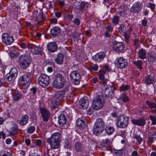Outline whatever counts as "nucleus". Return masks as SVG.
I'll return each instance as SVG.
<instances>
[{"instance_id": "6ab92c4d", "label": "nucleus", "mask_w": 156, "mask_h": 156, "mask_svg": "<svg viewBox=\"0 0 156 156\" xmlns=\"http://www.w3.org/2000/svg\"><path fill=\"white\" fill-rule=\"evenodd\" d=\"M142 8V4L139 2H137L133 4L130 10L133 13H137L141 10Z\"/></svg>"}, {"instance_id": "ddd939ff", "label": "nucleus", "mask_w": 156, "mask_h": 156, "mask_svg": "<svg viewBox=\"0 0 156 156\" xmlns=\"http://www.w3.org/2000/svg\"><path fill=\"white\" fill-rule=\"evenodd\" d=\"M2 40L3 42L7 45L11 44L14 41L13 37L7 33L2 35Z\"/></svg>"}, {"instance_id": "c9c22d12", "label": "nucleus", "mask_w": 156, "mask_h": 156, "mask_svg": "<svg viewBox=\"0 0 156 156\" xmlns=\"http://www.w3.org/2000/svg\"><path fill=\"white\" fill-rule=\"evenodd\" d=\"M126 27L125 25L123 24H121L119 28V31L121 34H122L125 36L126 35Z\"/></svg>"}, {"instance_id": "423d86ee", "label": "nucleus", "mask_w": 156, "mask_h": 156, "mask_svg": "<svg viewBox=\"0 0 156 156\" xmlns=\"http://www.w3.org/2000/svg\"><path fill=\"white\" fill-rule=\"evenodd\" d=\"M104 100L103 97L101 96H98L94 98L92 104V108L95 110L101 109L103 106Z\"/></svg>"}, {"instance_id": "79ce46f5", "label": "nucleus", "mask_w": 156, "mask_h": 156, "mask_svg": "<svg viewBox=\"0 0 156 156\" xmlns=\"http://www.w3.org/2000/svg\"><path fill=\"white\" fill-rule=\"evenodd\" d=\"M133 45L135 49H136L137 48H139L140 46L139 40L137 39H134L133 40Z\"/></svg>"}, {"instance_id": "49530a36", "label": "nucleus", "mask_w": 156, "mask_h": 156, "mask_svg": "<svg viewBox=\"0 0 156 156\" xmlns=\"http://www.w3.org/2000/svg\"><path fill=\"white\" fill-rule=\"evenodd\" d=\"M149 118L152 121V125H155L156 124V117L152 115H150Z\"/></svg>"}, {"instance_id": "6e6552de", "label": "nucleus", "mask_w": 156, "mask_h": 156, "mask_svg": "<svg viewBox=\"0 0 156 156\" xmlns=\"http://www.w3.org/2000/svg\"><path fill=\"white\" fill-rule=\"evenodd\" d=\"M114 87L112 84L108 85L103 92V95L108 98H112L114 94Z\"/></svg>"}, {"instance_id": "c756f323", "label": "nucleus", "mask_w": 156, "mask_h": 156, "mask_svg": "<svg viewBox=\"0 0 156 156\" xmlns=\"http://www.w3.org/2000/svg\"><path fill=\"white\" fill-rule=\"evenodd\" d=\"M64 56L61 53H58L55 59L56 62L58 64H62L63 61Z\"/></svg>"}, {"instance_id": "aec40b11", "label": "nucleus", "mask_w": 156, "mask_h": 156, "mask_svg": "<svg viewBox=\"0 0 156 156\" xmlns=\"http://www.w3.org/2000/svg\"><path fill=\"white\" fill-rule=\"evenodd\" d=\"M48 50L51 52H54L57 50V46L55 42H51L47 45Z\"/></svg>"}, {"instance_id": "37998d69", "label": "nucleus", "mask_w": 156, "mask_h": 156, "mask_svg": "<svg viewBox=\"0 0 156 156\" xmlns=\"http://www.w3.org/2000/svg\"><path fill=\"white\" fill-rule=\"evenodd\" d=\"M99 79L101 80H103L104 78V75L105 74V71L103 70H100L99 71Z\"/></svg>"}, {"instance_id": "bf43d9fd", "label": "nucleus", "mask_w": 156, "mask_h": 156, "mask_svg": "<svg viewBox=\"0 0 156 156\" xmlns=\"http://www.w3.org/2000/svg\"><path fill=\"white\" fill-rule=\"evenodd\" d=\"M30 91L33 94H35L37 92L36 88L35 87H33L30 89Z\"/></svg>"}, {"instance_id": "f3484780", "label": "nucleus", "mask_w": 156, "mask_h": 156, "mask_svg": "<svg viewBox=\"0 0 156 156\" xmlns=\"http://www.w3.org/2000/svg\"><path fill=\"white\" fill-rule=\"evenodd\" d=\"M105 56V53L99 52L93 56L92 57L93 60L96 63H99L103 61Z\"/></svg>"}, {"instance_id": "72a5a7b5", "label": "nucleus", "mask_w": 156, "mask_h": 156, "mask_svg": "<svg viewBox=\"0 0 156 156\" xmlns=\"http://www.w3.org/2000/svg\"><path fill=\"white\" fill-rule=\"evenodd\" d=\"M118 100H122L124 102H126L129 101L128 96L126 94L124 93L120 94L119 98L118 99Z\"/></svg>"}, {"instance_id": "0eeeda50", "label": "nucleus", "mask_w": 156, "mask_h": 156, "mask_svg": "<svg viewBox=\"0 0 156 156\" xmlns=\"http://www.w3.org/2000/svg\"><path fill=\"white\" fill-rule=\"evenodd\" d=\"M50 77L45 74H41L38 77V83L43 87H45L49 84Z\"/></svg>"}, {"instance_id": "58836bf2", "label": "nucleus", "mask_w": 156, "mask_h": 156, "mask_svg": "<svg viewBox=\"0 0 156 156\" xmlns=\"http://www.w3.org/2000/svg\"><path fill=\"white\" fill-rule=\"evenodd\" d=\"M133 63L134 65L138 67L140 70L142 69V62L141 60H138L136 61H134Z\"/></svg>"}, {"instance_id": "680f3d73", "label": "nucleus", "mask_w": 156, "mask_h": 156, "mask_svg": "<svg viewBox=\"0 0 156 156\" xmlns=\"http://www.w3.org/2000/svg\"><path fill=\"white\" fill-rule=\"evenodd\" d=\"M149 7L152 11H153L155 9V5L153 3H150Z\"/></svg>"}, {"instance_id": "8fccbe9b", "label": "nucleus", "mask_w": 156, "mask_h": 156, "mask_svg": "<svg viewBox=\"0 0 156 156\" xmlns=\"http://www.w3.org/2000/svg\"><path fill=\"white\" fill-rule=\"evenodd\" d=\"M81 4L82 10H83L85 8H87L89 5V4L85 2H81Z\"/></svg>"}, {"instance_id": "e2e57ef3", "label": "nucleus", "mask_w": 156, "mask_h": 156, "mask_svg": "<svg viewBox=\"0 0 156 156\" xmlns=\"http://www.w3.org/2000/svg\"><path fill=\"white\" fill-rule=\"evenodd\" d=\"M35 45L34 44L29 43L27 45V47L29 49H32V48H34V47Z\"/></svg>"}, {"instance_id": "69168bd1", "label": "nucleus", "mask_w": 156, "mask_h": 156, "mask_svg": "<svg viewBox=\"0 0 156 156\" xmlns=\"http://www.w3.org/2000/svg\"><path fill=\"white\" fill-rule=\"evenodd\" d=\"M80 34L79 33H76L74 35V37L76 38V39H78L80 38Z\"/></svg>"}, {"instance_id": "a18cd8bd", "label": "nucleus", "mask_w": 156, "mask_h": 156, "mask_svg": "<svg viewBox=\"0 0 156 156\" xmlns=\"http://www.w3.org/2000/svg\"><path fill=\"white\" fill-rule=\"evenodd\" d=\"M9 54L11 58H16L17 56L19 55V54L17 53H14L12 51H10L9 53Z\"/></svg>"}, {"instance_id": "393cba45", "label": "nucleus", "mask_w": 156, "mask_h": 156, "mask_svg": "<svg viewBox=\"0 0 156 156\" xmlns=\"http://www.w3.org/2000/svg\"><path fill=\"white\" fill-rule=\"evenodd\" d=\"M58 123L60 126H63L66 122V118L65 115L61 114L58 117Z\"/></svg>"}, {"instance_id": "20e7f679", "label": "nucleus", "mask_w": 156, "mask_h": 156, "mask_svg": "<svg viewBox=\"0 0 156 156\" xmlns=\"http://www.w3.org/2000/svg\"><path fill=\"white\" fill-rule=\"evenodd\" d=\"M105 126V122L101 118L97 119L95 122L93 128V132L94 134L97 135L101 133L104 130Z\"/></svg>"}, {"instance_id": "ea45409f", "label": "nucleus", "mask_w": 156, "mask_h": 156, "mask_svg": "<svg viewBox=\"0 0 156 156\" xmlns=\"http://www.w3.org/2000/svg\"><path fill=\"white\" fill-rule=\"evenodd\" d=\"M44 20V18L41 15H40L39 16V17H37L36 18L35 21L37 22V23L40 24L43 23Z\"/></svg>"}, {"instance_id": "39448f33", "label": "nucleus", "mask_w": 156, "mask_h": 156, "mask_svg": "<svg viewBox=\"0 0 156 156\" xmlns=\"http://www.w3.org/2000/svg\"><path fill=\"white\" fill-rule=\"evenodd\" d=\"M128 123V118L123 115H119L116 120V125L118 128H125Z\"/></svg>"}, {"instance_id": "13d9d810", "label": "nucleus", "mask_w": 156, "mask_h": 156, "mask_svg": "<svg viewBox=\"0 0 156 156\" xmlns=\"http://www.w3.org/2000/svg\"><path fill=\"white\" fill-rule=\"evenodd\" d=\"M55 15L56 17L59 18L61 16V11L56 12H55Z\"/></svg>"}, {"instance_id": "5fc2aeb1", "label": "nucleus", "mask_w": 156, "mask_h": 156, "mask_svg": "<svg viewBox=\"0 0 156 156\" xmlns=\"http://www.w3.org/2000/svg\"><path fill=\"white\" fill-rule=\"evenodd\" d=\"M105 29L106 31H112V28L111 25H108L106 27Z\"/></svg>"}, {"instance_id": "9d476101", "label": "nucleus", "mask_w": 156, "mask_h": 156, "mask_svg": "<svg viewBox=\"0 0 156 156\" xmlns=\"http://www.w3.org/2000/svg\"><path fill=\"white\" fill-rule=\"evenodd\" d=\"M71 80L74 84L78 85L80 82L81 75L76 70L72 71L70 74Z\"/></svg>"}, {"instance_id": "f03ea898", "label": "nucleus", "mask_w": 156, "mask_h": 156, "mask_svg": "<svg viewBox=\"0 0 156 156\" xmlns=\"http://www.w3.org/2000/svg\"><path fill=\"white\" fill-rule=\"evenodd\" d=\"M31 59L30 56L23 54L20 55L18 59V64L22 69H26L31 62Z\"/></svg>"}, {"instance_id": "4d7b16f0", "label": "nucleus", "mask_w": 156, "mask_h": 156, "mask_svg": "<svg viewBox=\"0 0 156 156\" xmlns=\"http://www.w3.org/2000/svg\"><path fill=\"white\" fill-rule=\"evenodd\" d=\"M148 60L149 62H153L155 60V58L153 56H150L148 58Z\"/></svg>"}, {"instance_id": "338daca9", "label": "nucleus", "mask_w": 156, "mask_h": 156, "mask_svg": "<svg viewBox=\"0 0 156 156\" xmlns=\"http://www.w3.org/2000/svg\"><path fill=\"white\" fill-rule=\"evenodd\" d=\"M51 22L52 23L56 24L57 22V20L55 18L52 19L51 20Z\"/></svg>"}, {"instance_id": "5701e85b", "label": "nucleus", "mask_w": 156, "mask_h": 156, "mask_svg": "<svg viewBox=\"0 0 156 156\" xmlns=\"http://www.w3.org/2000/svg\"><path fill=\"white\" fill-rule=\"evenodd\" d=\"M73 147L75 151L77 152H81L83 150V145L80 142H76L73 145Z\"/></svg>"}, {"instance_id": "f8f14e48", "label": "nucleus", "mask_w": 156, "mask_h": 156, "mask_svg": "<svg viewBox=\"0 0 156 156\" xmlns=\"http://www.w3.org/2000/svg\"><path fill=\"white\" fill-rule=\"evenodd\" d=\"M68 90L69 88L67 87L64 90H59L56 92L52 98H53V101H55L56 102H58L61 100L64 97L65 94V91H67Z\"/></svg>"}, {"instance_id": "1a4fd4ad", "label": "nucleus", "mask_w": 156, "mask_h": 156, "mask_svg": "<svg viewBox=\"0 0 156 156\" xmlns=\"http://www.w3.org/2000/svg\"><path fill=\"white\" fill-rule=\"evenodd\" d=\"M19 82L20 84L22 85L23 88H27L30 84L28 76L27 74H24L20 76L19 79Z\"/></svg>"}, {"instance_id": "774afa93", "label": "nucleus", "mask_w": 156, "mask_h": 156, "mask_svg": "<svg viewBox=\"0 0 156 156\" xmlns=\"http://www.w3.org/2000/svg\"><path fill=\"white\" fill-rule=\"evenodd\" d=\"M131 155L132 156H138V154L137 151H134L132 152Z\"/></svg>"}, {"instance_id": "a211bd4d", "label": "nucleus", "mask_w": 156, "mask_h": 156, "mask_svg": "<svg viewBox=\"0 0 156 156\" xmlns=\"http://www.w3.org/2000/svg\"><path fill=\"white\" fill-rule=\"evenodd\" d=\"M40 112L41 114L44 121L47 122L50 117L49 111L45 108H40Z\"/></svg>"}, {"instance_id": "c85d7f7f", "label": "nucleus", "mask_w": 156, "mask_h": 156, "mask_svg": "<svg viewBox=\"0 0 156 156\" xmlns=\"http://www.w3.org/2000/svg\"><path fill=\"white\" fill-rule=\"evenodd\" d=\"M146 50L143 48L141 49L138 52V57L141 59H144L146 58Z\"/></svg>"}, {"instance_id": "7ed1b4c3", "label": "nucleus", "mask_w": 156, "mask_h": 156, "mask_svg": "<svg viewBox=\"0 0 156 156\" xmlns=\"http://www.w3.org/2000/svg\"><path fill=\"white\" fill-rule=\"evenodd\" d=\"M65 79L62 74L58 73L55 76L53 81V86L57 89H60L63 87L64 85Z\"/></svg>"}, {"instance_id": "3c124183", "label": "nucleus", "mask_w": 156, "mask_h": 156, "mask_svg": "<svg viewBox=\"0 0 156 156\" xmlns=\"http://www.w3.org/2000/svg\"><path fill=\"white\" fill-rule=\"evenodd\" d=\"M119 20V18L118 16H114L112 19V22L115 24H117L118 23Z\"/></svg>"}, {"instance_id": "dca6fc26", "label": "nucleus", "mask_w": 156, "mask_h": 156, "mask_svg": "<svg viewBox=\"0 0 156 156\" xmlns=\"http://www.w3.org/2000/svg\"><path fill=\"white\" fill-rule=\"evenodd\" d=\"M113 47L115 51L119 53L122 52L124 49L122 43L121 42H119L116 41L113 42Z\"/></svg>"}, {"instance_id": "603ef678", "label": "nucleus", "mask_w": 156, "mask_h": 156, "mask_svg": "<svg viewBox=\"0 0 156 156\" xmlns=\"http://www.w3.org/2000/svg\"><path fill=\"white\" fill-rule=\"evenodd\" d=\"M52 104L51 107H52L54 108H55L57 107L58 105V102H56L55 101H53V98H52Z\"/></svg>"}, {"instance_id": "2f4dec72", "label": "nucleus", "mask_w": 156, "mask_h": 156, "mask_svg": "<svg viewBox=\"0 0 156 156\" xmlns=\"http://www.w3.org/2000/svg\"><path fill=\"white\" fill-rule=\"evenodd\" d=\"M146 103L149 108H154L152 110L151 112L153 113H156V104L148 100L146 101Z\"/></svg>"}, {"instance_id": "de8ad7c7", "label": "nucleus", "mask_w": 156, "mask_h": 156, "mask_svg": "<svg viewBox=\"0 0 156 156\" xmlns=\"http://www.w3.org/2000/svg\"><path fill=\"white\" fill-rule=\"evenodd\" d=\"M134 137L137 140V141L138 144H140L142 141V138H141L140 135H136L134 136Z\"/></svg>"}, {"instance_id": "cd10ccee", "label": "nucleus", "mask_w": 156, "mask_h": 156, "mask_svg": "<svg viewBox=\"0 0 156 156\" xmlns=\"http://www.w3.org/2000/svg\"><path fill=\"white\" fill-rule=\"evenodd\" d=\"M80 108L83 109H87L88 106V102L87 100L81 99L80 101Z\"/></svg>"}, {"instance_id": "a19ab883", "label": "nucleus", "mask_w": 156, "mask_h": 156, "mask_svg": "<svg viewBox=\"0 0 156 156\" xmlns=\"http://www.w3.org/2000/svg\"><path fill=\"white\" fill-rule=\"evenodd\" d=\"M106 131L107 134L110 135L113 133L114 131V129L112 127H106Z\"/></svg>"}, {"instance_id": "052dcab7", "label": "nucleus", "mask_w": 156, "mask_h": 156, "mask_svg": "<svg viewBox=\"0 0 156 156\" xmlns=\"http://www.w3.org/2000/svg\"><path fill=\"white\" fill-rule=\"evenodd\" d=\"M20 46L21 48L23 49L27 47V45L25 43L21 42L20 44Z\"/></svg>"}, {"instance_id": "f704fd0d", "label": "nucleus", "mask_w": 156, "mask_h": 156, "mask_svg": "<svg viewBox=\"0 0 156 156\" xmlns=\"http://www.w3.org/2000/svg\"><path fill=\"white\" fill-rule=\"evenodd\" d=\"M31 51L33 54L35 55L40 54L41 52V49L40 47L35 45Z\"/></svg>"}, {"instance_id": "6e6d98bb", "label": "nucleus", "mask_w": 156, "mask_h": 156, "mask_svg": "<svg viewBox=\"0 0 156 156\" xmlns=\"http://www.w3.org/2000/svg\"><path fill=\"white\" fill-rule=\"evenodd\" d=\"M73 22L76 25H79L80 23V19L78 18H75L73 20Z\"/></svg>"}, {"instance_id": "9b49d317", "label": "nucleus", "mask_w": 156, "mask_h": 156, "mask_svg": "<svg viewBox=\"0 0 156 156\" xmlns=\"http://www.w3.org/2000/svg\"><path fill=\"white\" fill-rule=\"evenodd\" d=\"M115 64L116 67L120 69L126 68L128 65L127 60L122 57L116 58Z\"/></svg>"}, {"instance_id": "0e129e2a", "label": "nucleus", "mask_w": 156, "mask_h": 156, "mask_svg": "<svg viewBox=\"0 0 156 156\" xmlns=\"http://www.w3.org/2000/svg\"><path fill=\"white\" fill-rule=\"evenodd\" d=\"M93 70L96 71L98 69V66L97 64H94V65L91 68Z\"/></svg>"}, {"instance_id": "e433bc0d", "label": "nucleus", "mask_w": 156, "mask_h": 156, "mask_svg": "<svg viewBox=\"0 0 156 156\" xmlns=\"http://www.w3.org/2000/svg\"><path fill=\"white\" fill-rule=\"evenodd\" d=\"M118 14L122 16H124L126 14V12L124 7L120 6L118 8Z\"/></svg>"}, {"instance_id": "09e8293b", "label": "nucleus", "mask_w": 156, "mask_h": 156, "mask_svg": "<svg viewBox=\"0 0 156 156\" xmlns=\"http://www.w3.org/2000/svg\"><path fill=\"white\" fill-rule=\"evenodd\" d=\"M35 127L34 126H31L27 129V132L28 133H32L35 131Z\"/></svg>"}, {"instance_id": "a878e982", "label": "nucleus", "mask_w": 156, "mask_h": 156, "mask_svg": "<svg viewBox=\"0 0 156 156\" xmlns=\"http://www.w3.org/2000/svg\"><path fill=\"white\" fill-rule=\"evenodd\" d=\"M60 31V28L58 27H55L51 30L50 32L53 37H55L59 34Z\"/></svg>"}, {"instance_id": "4be33fe9", "label": "nucleus", "mask_w": 156, "mask_h": 156, "mask_svg": "<svg viewBox=\"0 0 156 156\" xmlns=\"http://www.w3.org/2000/svg\"><path fill=\"white\" fill-rule=\"evenodd\" d=\"M132 122L133 124L140 126H144L146 123L145 120L143 118L138 119H133Z\"/></svg>"}, {"instance_id": "bb28decb", "label": "nucleus", "mask_w": 156, "mask_h": 156, "mask_svg": "<svg viewBox=\"0 0 156 156\" xmlns=\"http://www.w3.org/2000/svg\"><path fill=\"white\" fill-rule=\"evenodd\" d=\"M73 8L75 11L78 13L81 14L82 13V9L81 3L77 2L75 3L73 6Z\"/></svg>"}, {"instance_id": "2eb2a0df", "label": "nucleus", "mask_w": 156, "mask_h": 156, "mask_svg": "<svg viewBox=\"0 0 156 156\" xmlns=\"http://www.w3.org/2000/svg\"><path fill=\"white\" fill-rule=\"evenodd\" d=\"M19 130L17 125L15 123L11 124L7 129V131L11 135H17Z\"/></svg>"}, {"instance_id": "473e14b6", "label": "nucleus", "mask_w": 156, "mask_h": 156, "mask_svg": "<svg viewBox=\"0 0 156 156\" xmlns=\"http://www.w3.org/2000/svg\"><path fill=\"white\" fill-rule=\"evenodd\" d=\"M156 135V133L154 131L148 133L147 134V137L149 141L151 143L154 142V137Z\"/></svg>"}, {"instance_id": "c03bdc74", "label": "nucleus", "mask_w": 156, "mask_h": 156, "mask_svg": "<svg viewBox=\"0 0 156 156\" xmlns=\"http://www.w3.org/2000/svg\"><path fill=\"white\" fill-rule=\"evenodd\" d=\"M110 144V141L108 138H106L103 140L102 144L104 147H106L109 145Z\"/></svg>"}, {"instance_id": "864d4df0", "label": "nucleus", "mask_w": 156, "mask_h": 156, "mask_svg": "<svg viewBox=\"0 0 156 156\" xmlns=\"http://www.w3.org/2000/svg\"><path fill=\"white\" fill-rule=\"evenodd\" d=\"M120 88L123 91H125L128 90L129 88V86L127 85H123Z\"/></svg>"}, {"instance_id": "b1692460", "label": "nucleus", "mask_w": 156, "mask_h": 156, "mask_svg": "<svg viewBox=\"0 0 156 156\" xmlns=\"http://www.w3.org/2000/svg\"><path fill=\"white\" fill-rule=\"evenodd\" d=\"M29 117L27 115H22L19 122L20 124L22 126L26 125L28 122Z\"/></svg>"}, {"instance_id": "7c9ffc66", "label": "nucleus", "mask_w": 156, "mask_h": 156, "mask_svg": "<svg viewBox=\"0 0 156 156\" xmlns=\"http://www.w3.org/2000/svg\"><path fill=\"white\" fill-rule=\"evenodd\" d=\"M155 80L153 76L151 75H148L145 80V83L147 85L152 84L155 82Z\"/></svg>"}, {"instance_id": "412c9836", "label": "nucleus", "mask_w": 156, "mask_h": 156, "mask_svg": "<svg viewBox=\"0 0 156 156\" xmlns=\"http://www.w3.org/2000/svg\"><path fill=\"white\" fill-rule=\"evenodd\" d=\"M12 97L14 101H17L22 98L23 95L18 91H15L12 93Z\"/></svg>"}, {"instance_id": "4c0bfd02", "label": "nucleus", "mask_w": 156, "mask_h": 156, "mask_svg": "<svg viewBox=\"0 0 156 156\" xmlns=\"http://www.w3.org/2000/svg\"><path fill=\"white\" fill-rule=\"evenodd\" d=\"M76 125L78 126L83 128L84 127L85 122L83 120L79 119L76 121Z\"/></svg>"}, {"instance_id": "f257e3e1", "label": "nucleus", "mask_w": 156, "mask_h": 156, "mask_svg": "<svg viewBox=\"0 0 156 156\" xmlns=\"http://www.w3.org/2000/svg\"><path fill=\"white\" fill-rule=\"evenodd\" d=\"M61 135L59 133L56 132L53 133L50 138L46 139V142L53 149L58 148L60 146L61 141Z\"/></svg>"}, {"instance_id": "4468645a", "label": "nucleus", "mask_w": 156, "mask_h": 156, "mask_svg": "<svg viewBox=\"0 0 156 156\" xmlns=\"http://www.w3.org/2000/svg\"><path fill=\"white\" fill-rule=\"evenodd\" d=\"M17 74L18 71L17 69L15 68H12L9 73L6 75V79L9 81L13 80L17 77Z\"/></svg>"}]
</instances>
